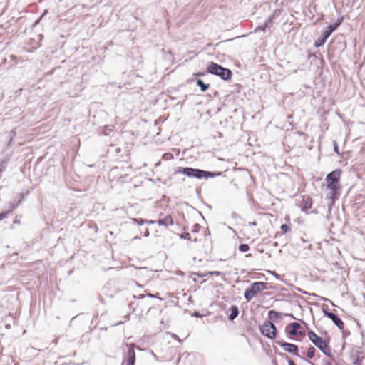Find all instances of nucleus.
<instances>
[{"label":"nucleus","instance_id":"f257e3e1","mask_svg":"<svg viewBox=\"0 0 365 365\" xmlns=\"http://www.w3.org/2000/svg\"><path fill=\"white\" fill-rule=\"evenodd\" d=\"M177 173H182L190 178H195L197 179H207L208 178H214L220 176L222 174V172H210L203 170L192 168H180L179 167L175 172Z\"/></svg>","mask_w":365,"mask_h":365},{"label":"nucleus","instance_id":"f03ea898","mask_svg":"<svg viewBox=\"0 0 365 365\" xmlns=\"http://www.w3.org/2000/svg\"><path fill=\"white\" fill-rule=\"evenodd\" d=\"M309 339L325 355L331 356V349L322 337L317 335L313 331L307 333Z\"/></svg>","mask_w":365,"mask_h":365},{"label":"nucleus","instance_id":"7ed1b4c3","mask_svg":"<svg viewBox=\"0 0 365 365\" xmlns=\"http://www.w3.org/2000/svg\"><path fill=\"white\" fill-rule=\"evenodd\" d=\"M207 71L212 74L220 76L223 80H229L232 76V71L225 68L220 65L211 62L207 66Z\"/></svg>","mask_w":365,"mask_h":365},{"label":"nucleus","instance_id":"20e7f679","mask_svg":"<svg viewBox=\"0 0 365 365\" xmlns=\"http://www.w3.org/2000/svg\"><path fill=\"white\" fill-rule=\"evenodd\" d=\"M267 284L263 282H256L251 284L250 287L247 288L244 293V297L250 301L258 292L266 289Z\"/></svg>","mask_w":365,"mask_h":365},{"label":"nucleus","instance_id":"39448f33","mask_svg":"<svg viewBox=\"0 0 365 365\" xmlns=\"http://www.w3.org/2000/svg\"><path fill=\"white\" fill-rule=\"evenodd\" d=\"M261 333L269 339H274L277 334V328L269 321L265 322L260 327Z\"/></svg>","mask_w":365,"mask_h":365},{"label":"nucleus","instance_id":"423d86ee","mask_svg":"<svg viewBox=\"0 0 365 365\" xmlns=\"http://www.w3.org/2000/svg\"><path fill=\"white\" fill-rule=\"evenodd\" d=\"M339 188L340 186L333 185L332 184L327 185V193L326 195V199L329 201V206H331L335 203V200L337 198L336 195L339 194Z\"/></svg>","mask_w":365,"mask_h":365},{"label":"nucleus","instance_id":"0eeeda50","mask_svg":"<svg viewBox=\"0 0 365 365\" xmlns=\"http://www.w3.org/2000/svg\"><path fill=\"white\" fill-rule=\"evenodd\" d=\"M341 170H335L329 173L326 177L327 185L332 184L333 185L339 186V181L340 178Z\"/></svg>","mask_w":365,"mask_h":365},{"label":"nucleus","instance_id":"6e6552de","mask_svg":"<svg viewBox=\"0 0 365 365\" xmlns=\"http://www.w3.org/2000/svg\"><path fill=\"white\" fill-rule=\"evenodd\" d=\"M364 353L359 349H353L351 353V361L354 365H361Z\"/></svg>","mask_w":365,"mask_h":365},{"label":"nucleus","instance_id":"1a4fd4ad","mask_svg":"<svg viewBox=\"0 0 365 365\" xmlns=\"http://www.w3.org/2000/svg\"><path fill=\"white\" fill-rule=\"evenodd\" d=\"M277 344L282 347L285 351L299 356L298 346L297 345L282 341H277Z\"/></svg>","mask_w":365,"mask_h":365},{"label":"nucleus","instance_id":"9d476101","mask_svg":"<svg viewBox=\"0 0 365 365\" xmlns=\"http://www.w3.org/2000/svg\"><path fill=\"white\" fill-rule=\"evenodd\" d=\"M324 315L331 319L334 324L337 326L340 329L344 328V322L334 313L325 311L324 309Z\"/></svg>","mask_w":365,"mask_h":365},{"label":"nucleus","instance_id":"9b49d317","mask_svg":"<svg viewBox=\"0 0 365 365\" xmlns=\"http://www.w3.org/2000/svg\"><path fill=\"white\" fill-rule=\"evenodd\" d=\"M128 350V359L126 361V365H134L135 361V353L134 351V344H127Z\"/></svg>","mask_w":365,"mask_h":365},{"label":"nucleus","instance_id":"f8f14e48","mask_svg":"<svg viewBox=\"0 0 365 365\" xmlns=\"http://www.w3.org/2000/svg\"><path fill=\"white\" fill-rule=\"evenodd\" d=\"M300 328V324L297 322H292L286 327V331L290 334L295 336L297 334H302L301 331H298V329Z\"/></svg>","mask_w":365,"mask_h":365},{"label":"nucleus","instance_id":"ddd939ff","mask_svg":"<svg viewBox=\"0 0 365 365\" xmlns=\"http://www.w3.org/2000/svg\"><path fill=\"white\" fill-rule=\"evenodd\" d=\"M156 224L159 226H165L173 225V220L170 215H167L164 218L156 220Z\"/></svg>","mask_w":365,"mask_h":365},{"label":"nucleus","instance_id":"4468645a","mask_svg":"<svg viewBox=\"0 0 365 365\" xmlns=\"http://www.w3.org/2000/svg\"><path fill=\"white\" fill-rule=\"evenodd\" d=\"M312 200L311 197H307L303 198L302 205H301V208H302V211L306 212L307 210L310 209L312 207Z\"/></svg>","mask_w":365,"mask_h":365},{"label":"nucleus","instance_id":"2eb2a0df","mask_svg":"<svg viewBox=\"0 0 365 365\" xmlns=\"http://www.w3.org/2000/svg\"><path fill=\"white\" fill-rule=\"evenodd\" d=\"M341 21L339 20L334 24L329 25L326 28V30L323 31V34H325V36L329 37L331 34L336 30V29L340 25Z\"/></svg>","mask_w":365,"mask_h":365},{"label":"nucleus","instance_id":"dca6fc26","mask_svg":"<svg viewBox=\"0 0 365 365\" xmlns=\"http://www.w3.org/2000/svg\"><path fill=\"white\" fill-rule=\"evenodd\" d=\"M230 314L229 315V319L232 321L235 318H237V317L238 316L239 309L236 305H232L230 308Z\"/></svg>","mask_w":365,"mask_h":365},{"label":"nucleus","instance_id":"f3484780","mask_svg":"<svg viewBox=\"0 0 365 365\" xmlns=\"http://www.w3.org/2000/svg\"><path fill=\"white\" fill-rule=\"evenodd\" d=\"M329 37H327V36H325V34H324L322 33V37L320 38H318L316 41H315V46L316 47H319V46H322L324 44V43L326 42L327 39Z\"/></svg>","mask_w":365,"mask_h":365},{"label":"nucleus","instance_id":"a211bd4d","mask_svg":"<svg viewBox=\"0 0 365 365\" xmlns=\"http://www.w3.org/2000/svg\"><path fill=\"white\" fill-rule=\"evenodd\" d=\"M197 85L200 87L202 92H205L208 88L209 85L205 83L201 79H197Z\"/></svg>","mask_w":365,"mask_h":365},{"label":"nucleus","instance_id":"6ab92c4d","mask_svg":"<svg viewBox=\"0 0 365 365\" xmlns=\"http://www.w3.org/2000/svg\"><path fill=\"white\" fill-rule=\"evenodd\" d=\"M272 24V19H271V18H269V19L266 21L265 24H264L263 26H259V27L257 29V30H259V31H262L264 32V31H266V29H267V27H269V26H270V24Z\"/></svg>","mask_w":365,"mask_h":365},{"label":"nucleus","instance_id":"aec40b11","mask_svg":"<svg viewBox=\"0 0 365 365\" xmlns=\"http://www.w3.org/2000/svg\"><path fill=\"white\" fill-rule=\"evenodd\" d=\"M316 349L313 346H309L307 351V356L309 359H312L314 356Z\"/></svg>","mask_w":365,"mask_h":365},{"label":"nucleus","instance_id":"412c9836","mask_svg":"<svg viewBox=\"0 0 365 365\" xmlns=\"http://www.w3.org/2000/svg\"><path fill=\"white\" fill-rule=\"evenodd\" d=\"M268 314L270 319H277L279 317V313L274 310H270Z\"/></svg>","mask_w":365,"mask_h":365},{"label":"nucleus","instance_id":"4be33fe9","mask_svg":"<svg viewBox=\"0 0 365 365\" xmlns=\"http://www.w3.org/2000/svg\"><path fill=\"white\" fill-rule=\"evenodd\" d=\"M238 249L241 252H246L250 250V247L247 244H241L239 245Z\"/></svg>","mask_w":365,"mask_h":365},{"label":"nucleus","instance_id":"5701e85b","mask_svg":"<svg viewBox=\"0 0 365 365\" xmlns=\"http://www.w3.org/2000/svg\"><path fill=\"white\" fill-rule=\"evenodd\" d=\"M132 221L135 223L138 224L139 225H142L145 222V220L143 219H137V218H132Z\"/></svg>","mask_w":365,"mask_h":365},{"label":"nucleus","instance_id":"b1692460","mask_svg":"<svg viewBox=\"0 0 365 365\" xmlns=\"http://www.w3.org/2000/svg\"><path fill=\"white\" fill-rule=\"evenodd\" d=\"M280 228L282 230L283 233H286L290 230V227L286 224L282 225Z\"/></svg>","mask_w":365,"mask_h":365},{"label":"nucleus","instance_id":"393cba45","mask_svg":"<svg viewBox=\"0 0 365 365\" xmlns=\"http://www.w3.org/2000/svg\"><path fill=\"white\" fill-rule=\"evenodd\" d=\"M112 131V128L109 126H106L103 129V134L105 135H109L110 132Z\"/></svg>","mask_w":365,"mask_h":365},{"label":"nucleus","instance_id":"a878e982","mask_svg":"<svg viewBox=\"0 0 365 365\" xmlns=\"http://www.w3.org/2000/svg\"><path fill=\"white\" fill-rule=\"evenodd\" d=\"M333 144H334V152L337 154V155H340V153H339V147H338V144H337V142L336 140H334L333 142Z\"/></svg>","mask_w":365,"mask_h":365},{"label":"nucleus","instance_id":"bb28decb","mask_svg":"<svg viewBox=\"0 0 365 365\" xmlns=\"http://www.w3.org/2000/svg\"><path fill=\"white\" fill-rule=\"evenodd\" d=\"M180 238L182 239H187V240H190V235L188 232H185V233H182L180 235Z\"/></svg>","mask_w":365,"mask_h":365},{"label":"nucleus","instance_id":"cd10ccee","mask_svg":"<svg viewBox=\"0 0 365 365\" xmlns=\"http://www.w3.org/2000/svg\"><path fill=\"white\" fill-rule=\"evenodd\" d=\"M9 214V212H4L2 213H0V220L7 217Z\"/></svg>","mask_w":365,"mask_h":365},{"label":"nucleus","instance_id":"c85d7f7f","mask_svg":"<svg viewBox=\"0 0 365 365\" xmlns=\"http://www.w3.org/2000/svg\"><path fill=\"white\" fill-rule=\"evenodd\" d=\"M17 207V205H11L10 209L7 211L11 212L16 207Z\"/></svg>","mask_w":365,"mask_h":365},{"label":"nucleus","instance_id":"c756f323","mask_svg":"<svg viewBox=\"0 0 365 365\" xmlns=\"http://www.w3.org/2000/svg\"><path fill=\"white\" fill-rule=\"evenodd\" d=\"M200 228V225L198 224H195L194 225V229H193V232H197L198 230V229Z\"/></svg>","mask_w":365,"mask_h":365},{"label":"nucleus","instance_id":"7c9ffc66","mask_svg":"<svg viewBox=\"0 0 365 365\" xmlns=\"http://www.w3.org/2000/svg\"><path fill=\"white\" fill-rule=\"evenodd\" d=\"M210 274L216 275V276H219V275L221 274V273L220 272H217V271L212 272H210Z\"/></svg>","mask_w":365,"mask_h":365},{"label":"nucleus","instance_id":"2f4dec72","mask_svg":"<svg viewBox=\"0 0 365 365\" xmlns=\"http://www.w3.org/2000/svg\"><path fill=\"white\" fill-rule=\"evenodd\" d=\"M145 222H148L149 224H155L156 223V220H145Z\"/></svg>","mask_w":365,"mask_h":365},{"label":"nucleus","instance_id":"473e14b6","mask_svg":"<svg viewBox=\"0 0 365 365\" xmlns=\"http://www.w3.org/2000/svg\"><path fill=\"white\" fill-rule=\"evenodd\" d=\"M144 236H145V237H148V236H149V230H148V228L145 230V232H144Z\"/></svg>","mask_w":365,"mask_h":365},{"label":"nucleus","instance_id":"72a5a7b5","mask_svg":"<svg viewBox=\"0 0 365 365\" xmlns=\"http://www.w3.org/2000/svg\"><path fill=\"white\" fill-rule=\"evenodd\" d=\"M148 297H151V298H154V297H156L155 295L153 294H150V293H148L147 294V295Z\"/></svg>","mask_w":365,"mask_h":365},{"label":"nucleus","instance_id":"f704fd0d","mask_svg":"<svg viewBox=\"0 0 365 365\" xmlns=\"http://www.w3.org/2000/svg\"><path fill=\"white\" fill-rule=\"evenodd\" d=\"M288 364H289V365H296V364H294V362L292 359H289V360L288 361Z\"/></svg>","mask_w":365,"mask_h":365},{"label":"nucleus","instance_id":"c9c22d12","mask_svg":"<svg viewBox=\"0 0 365 365\" xmlns=\"http://www.w3.org/2000/svg\"><path fill=\"white\" fill-rule=\"evenodd\" d=\"M144 297H145V295H143V294H140V295L138 297V299H143V298H144Z\"/></svg>","mask_w":365,"mask_h":365},{"label":"nucleus","instance_id":"e433bc0d","mask_svg":"<svg viewBox=\"0 0 365 365\" xmlns=\"http://www.w3.org/2000/svg\"><path fill=\"white\" fill-rule=\"evenodd\" d=\"M195 316L198 317V316H199V314H197V313L195 312Z\"/></svg>","mask_w":365,"mask_h":365},{"label":"nucleus","instance_id":"4c0bfd02","mask_svg":"<svg viewBox=\"0 0 365 365\" xmlns=\"http://www.w3.org/2000/svg\"><path fill=\"white\" fill-rule=\"evenodd\" d=\"M134 239H140L139 237H135Z\"/></svg>","mask_w":365,"mask_h":365}]
</instances>
